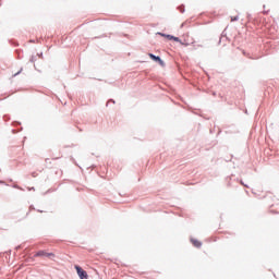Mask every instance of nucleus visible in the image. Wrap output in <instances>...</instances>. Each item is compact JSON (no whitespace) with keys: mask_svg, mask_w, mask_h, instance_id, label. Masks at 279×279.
<instances>
[{"mask_svg":"<svg viewBox=\"0 0 279 279\" xmlns=\"http://www.w3.org/2000/svg\"><path fill=\"white\" fill-rule=\"evenodd\" d=\"M74 269H76L80 279H88L87 272L83 270L81 266H74Z\"/></svg>","mask_w":279,"mask_h":279,"instance_id":"nucleus-1","label":"nucleus"},{"mask_svg":"<svg viewBox=\"0 0 279 279\" xmlns=\"http://www.w3.org/2000/svg\"><path fill=\"white\" fill-rule=\"evenodd\" d=\"M35 257H48V258H54V254L53 253H48L45 251H39L35 254Z\"/></svg>","mask_w":279,"mask_h":279,"instance_id":"nucleus-2","label":"nucleus"},{"mask_svg":"<svg viewBox=\"0 0 279 279\" xmlns=\"http://www.w3.org/2000/svg\"><path fill=\"white\" fill-rule=\"evenodd\" d=\"M148 57H149L150 60H153V61H155V62H158L159 65L165 66V61H162V60L160 59V57H156V56H154L153 53H148Z\"/></svg>","mask_w":279,"mask_h":279,"instance_id":"nucleus-3","label":"nucleus"},{"mask_svg":"<svg viewBox=\"0 0 279 279\" xmlns=\"http://www.w3.org/2000/svg\"><path fill=\"white\" fill-rule=\"evenodd\" d=\"M191 243H192V245H194L197 248H199L203 245V243L201 241H198L197 239H191Z\"/></svg>","mask_w":279,"mask_h":279,"instance_id":"nucleus-4","label":"nucleus"},{"mask_svg":"<svg viewBox=\"0 0 279 279\" xmlns=\"http://www.w3.org/2000/svg\"><path fill=\"white\" fill-rule=\"evenodd\" d=\"M167 38H169V40H173V41L180 43V38L179 37H174V36L168 35Z\"/></svg>","mask_w":279,"mask_h":279,"instance_id":"nucleus-5","label":"nucleus"},{"mask_svg":"<svg viewBox=\"0 0 279 279\" xmlns=\"http://www.w3.org/2000/svg\"><path fill=\"white\" fill-rule=\"evenodd\" d=\"M236 21H238V16L230 17V22H236Z\"/></svg>","mask_w":279,"mask_h":279,"instance_id":"nucleus-6","label":"nucleus"}]
</instances>
